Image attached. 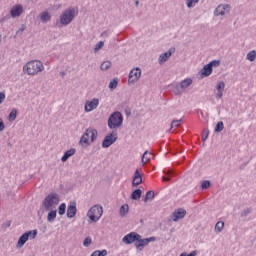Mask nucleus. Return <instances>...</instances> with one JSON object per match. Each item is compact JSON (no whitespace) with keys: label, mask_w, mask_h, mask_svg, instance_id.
Here are the masks:
<instances>
[{"label":"nucleus","mask_w":256,"mask_h":256,"mask_svg":"<svg viewBox=\"0 0 256 256\" xmlns=\"http://www.w3.org/2000/svg\"><path fill=\"white\" fill-rule=\"evenodd\" d=\"M4 21H7V17H4L0 20V23H3Z\"/></svg>","instance_id":"obj_54"},{"label":"nucleus","mask_w":256,"mask_h":256,"mask_svg":"<svg viewBox=\"0 0 256 256\" xmlns=\"http://www.w3.org/2000/svg\"><path fill=\"white\" fill-rule=\"evenodd\" d=\"M209 137V129H205L202 133V141H207V138Z\"/></svg>","instance_id":"obj_41"},{"label":"nucleus","mask_w":256,"mask_h":256,"mask_svg":"<svg viewBox=\"0 0 256 256\" xmlns=\"http://www.w3.org/2000/svg\"><path fill=\"white\" fill-rule=\"evenodd\" d=\"M32 3H35V1L34 0H30Z\"/></svg>","instance_id":"obj_57"},{"label":"nucleus","mask_w":256,"mask_h":256,"mask_svg":"<svg viewBox=\"0 0 256 256\" xmlns=\"http://www.w3.org/2000/svg\"><path fill=\"white\" fill-rule=\"evenodd\" d=\"M60 75H65V72H61Z\"/></svg>","instance_id":"obj_55"},{"label":"nucleus","mask_w":256,"mask_h":256,"mask_svg":"<svg viewBox=\"0 0 256 256\" xmlns=\"http://www.w3.org/2000/svg\"><path fill=\"white\" fill-rule=\"evenodd\" d=\"M251 208H248V209H244L241 213H240V217H247L250 215L251 213Z\"/></svg>","instance_id":"obj_40"},{"label":"nucleus","mask_w":256,"mask_h":256,"mask_svg":"<svg viewBox=\"0 0 256 256\" xmlns=\"http://www.w3.org/2000/svg\"><path fill=\"white\" fill-rule=\"evenodd\" d=\"M151 241H155V237L143 239L137 232H130L122 238L124 245H133L135 243L134 245L138 251H143L144 247L149 245Z\"/></svg>","instance_id":"obj_1"},{"label":"nucleus","mask_w":256,"mask_h":256,"mask_svg":"<svg viewBox=\"0 0 256 256\" xmlns=\"http://www.w3.org/2000/svg\"><path fill=\"white\" fill-rule=\"evenodd\" d=\"M91 243H93V240L91 239V237H86L83 241L84 247H89Z\"/></svg>","instance_id":"obj_39"},{"label":"nucleus","mask_w":256,"mask_h":256,"mask_svg":"<svg viewBox=\"0 0 256 256\" xmlns=\"http://www.w3.org/2000/svg\"><path fill=\"white\" fill-rule=\"evenodd\" d=\"M216 99H223V90H217Z\"/></svg>","instance_id":"obj_46"},{"label":"nucleus","mask_w":256,"mask_h":256,"mask_svg":"<svg viewBox=\"0 0 256 256\" xmlns=\"http://www.w3.org/2000/svg\"><path fill=\"white\" fill-rule=\"evenodd\" d=\"M45 71V65L41 60H31L28 61L23 66V73L30 75V77H35V75H40V73Z\"/></svg>","instance_id":"obj_3"},{"label":"nucleus","mask_w":256,"mask_h":256,"mask_svg":"<svg viewBox=\"0 0 256 256\" xmlns=\"http://www.w3.org/2000/svg\"><path fill=\"white\" fill-rule=\"evenodd\" d=\"M10 15L12 19H17V17H21V15H23V5H14L10 10Z\"/></svg>","instance_id":"obj_14"},{"label":"nucleus","mask_w":256,"mask_h":256,"mask_svg":"<svg viewBox=\"0 0 256 256\" xmlns=\"http://www.w3.org/2000/svg\"><path fill=\"white\" fill-rule=\"evenodd\" d=\"M153 199H155V192H153V191H148V192L146 193L144 202L147 203V201H153Z\"/></svg>","instance_id":"obj_29"},{"label":"nucleus","mask_w":256,"mask_h":256,"mask_svg":"<svg viewBox=\"0 0 256 256\" xmlns=\"http://www.w3.org/2000/svg\"><path fill=\"white\" fill-rule=\"evenodd\" d=\"M27 29V26L23 24L21 28L16 32V35H23V32Z\"/></svg>","instance_id":"obj_44"},{"label":"nucleus","mask_w":256,"mask_h":256,"mask_svg":"<svg viewBox=\"0 0 256 256\" xmlns=\"http://www.w3.org/2000/svg\"><path fill=\"white\" fill-rule=\"evenodd\" d=\"M117 85H119V79L118 78H114L109 83V89H111V91H113V90L117 89Z\"/></svg>","instance_id":"obj_28"},{"label":"nucleus","mask_w":256,"mask_h":256,"mask_svg":"<svg viewBox=\"0 0 256 256\" xmlns=\"http://www.w3.org/2000/svg\"><path fill=\"white\" fill-rule=\"evenodd\" d=\"M66 215L68 219H73L75 215H77V204L75 202H71L67 208Z\"/></svg>","instance_id":"obj_16"},{"label":"nucleus","mask_w":256,"mask_h":256,"mask_svg":"<svg viewBox=\"0 0 256 256\" xmlns=\"http://www.w3.org/2000/svg\"><path fill=\"white\" fill-rule=\"evenodd\" d=\"M187 215V211L181 209L178 210L177 212L173 213V221H179V219H183Z\"/></svg>","instance_id":"obj_20"},{"label":"nucleus","mask_w":256,"mask_h":256,"mask_svg":"<svg viewBox=\"0 0 256 256\" xmlns=\"http://www.w3.org/2000/svg\"><path fill=\"white\" fill-rule=\"evenodd\" d=\"M162 181H171V178H167V177L163 176Z\"/></svg>","instance_id":"obj_52"},{"label":"nucleus","mask_w":256,"mask_h":256,"mask_svg":"<svg viewBox=\"0 0 256 256\" xmlns=\"http://www.w3.org/2000/svg\"><path fill=\"white\" fill-rule=\"evenodd\" d=\"M65 211H67V205L65 203H62L58 208V214L65 215Z\"/></svg>","instance_id":"obj_33"},{"label":"nucleus","mask_w":256,"mask_h":256,"mask_svg":"<svg viewBox=\"0 0 256 256\" xmlns=\"http://www.w3.org/2000/svg\"><path fill=\"white\" fill-rule=\"evenodd\" d=\"M91 256H107V250H96L91 254Z\"/></svg>","instance_id":"obj_32"},{"label":"nucleus","mask_w":256,"mask_h":256,"mask_svg":"<svg viewBox=\"0 0 256 256\" xmlns=\"http://www.w3.org/2000/svg\"><path fill=\"white\" fill-rule=\"evenodd\" d=\"M231 13V5L229 4H219L213 12L214 17H225Z\"/></svg>","instance_id":"obj_11"},{"label":"nucleus","mask_w":256,"mask_h":256,"mask_svg":"<svg viewBox=\"0 0 256 256\" xmlns=\"http://www.w3.org/2000/svg\"><path fill=\"white\" fill-rule=\"evenodd\" d=\"M3 227H4L5 229L11 227V221L6 222V223L3 225Z\"/></svg>","instance_id":"obj_49"},{"label":"nucleus","mask_w":256,"mask_h":256,"mask_svg":"<svg viewBox=\"0 0 256 256\" xmlns=\"http://www.w3.org/2000/svg\"><path fill=\"white\" fill-rule=\"evenodd\" d=\"M246 59H247V61H250L253 63V61H255V59H256V51L252 50V51L248 52L246 55Z\"/></svg>","instance_id":"obj_26"},{"label":"nucleus","mask_w":256,"mask_h":256,"mask_svg":"<svg viewBox=\"0 0 256 256\" xmlns=\"http://www.w3.org/2000/svg\"><path fill=\"white\" fill-rule=\"evenodd\" d=\"M123 126V114L121 112L116 111L113 112L108 118V127L109 129H119V127Z\"/></svg>","instance_id":"obj_6"},{"label":"nucleus","mask_w":256,"mask_h":256,"mask_svg":"<svg viewBox=\"0 0 256 256\" xmlns=\"http://www.w3.org/2000/svg\"><path fill=\"white\" fill-rule=\"evenodd\" d=\"M216 91H225V82L223 81L217 82Z\"/></svg>","instance_id":"obj_35"},{"label":"nucleus","mask_w":256,"mask_h":256,"mask_svg":"<svg viewBox=\"0 0 256 256\" xmlns=\"http://www.w3.org/2000/svg\"><path fill=\"white\" fill-rule=\"evenodd\" d=\"M99 107V98H93L92 100H87L84 105V110L86 113H91Z\"/></svg>","instance_id":"obj_12"},{"label":"nucleus","mask_w":256,"mask_h":256,"mask_svg":"<svg viewBox=\"0 0 256 256\" xmlns=\"http://www.w3.org/2000/svg\"><path fill=\"white\" fill-rule=\"evenodd\" d=\"M166 175H171L173 173V170L164 171Z\"/></svg>","instance_id":"obj_50"},{"label":"nucleus","mask_w":256,"mask_h":256,"mask_svg":"<svg viewBox=\"0 0 256 256\" xmlns=\"http://www.w3.org/2000/svg\"><path fill=\"white\" fill-rule=\"evenodd\" d=\"M209 187H211V181H208V180L202 181L201 188L203 191L209 189Z\"/></svg>","instance_id":"obj_34"},{"label":"nucleus","mask_w":256,"mask_h":256,"mask_svg":"<svg viewBox=\"0 0 256 256\" xmlns=\"http://www.w3.org/2000/svg\"><path fill=\"white\" fill-rule=\"evenodd\" d=\"M191 85H193V79L191 78H186L184 80H182L180 82V85H177L173 92L174 95H182V93H185V91H187V89H189V87H191Z\"/></svg>","instance_id":"obj_9"},{"label":"nucleus","mask_w":256,"mask_h":256,"mask_svg":"<svg viewBox=\"0 0 256 256\" xmlns=\"http://www.w3.org/2000/svg\"><path fill=\"white\" fill-rule=\"evenodd\" d=\"M179 256H197V250L192 251L190 254L182 252Z\"/></svg>","instance_id":"obj_43"},{"label":"nucleus","mask_w":256,"mask_h":256,"mask_svg":"<svg viewBox=\"0 0 256 256\" xmlns=\"http://www.w3.org/2000/svg\"><path fill=\"white\" fill-rule=\"evenodd\" d=\"M1 37H2V36L0 35V43H1Z\"/></svg>","instance_id":"obj_58"},{"label":"nucleus","mask_w":256,"mask_h":256,"mask_svg":"<svg viewBox=\"0 0 256 256\" xmlns=\"http://www.w3.org/2000/svg\"><path fill=\"white\" fill-rule=\"evenodd\" d=\"M127 213H129V205L124 204L120 207L119 215H120V217H125L127 215Z\"/></svg>","instance_id":"obj_25"},{"label":"nucleus","mask_w":256,"mask_h":256,"mask_svg":"<svg viewBox=\"0 0 256 256\" xmlns=\"http://www.w3.org/2000/svg\"><path fill=\"white\" fill-rule=\"evenodd\" d=\"M102 47H105V42L100 41L98 44L95 45L94 53H97L98 51H101Z\"/></svg>","instance_id":"obj_37"},{"label":"nucleus","mask_w":256,"mask_h":256,"mask_svg":"<svg viewBox=\"0 0 256 256\" xmlns=\"http://www.w3.org/2000/svg\"><path fill=\"white\" fill-rule=\"evenodd\" d=\"M185 3L188 9H193V7H195L192 0H185Z\"/></svg>","instance_id":"obj_45"},{"label":"nucleus","mask_w":256,"mask_h":256,"mask_svg":"<svg viewBox=\"0 0 256 256\" xmlns=\"http://www.w3.org/2000/svg\"><path fill=\"white\" fill-rule=\"evenodd\" d=\"M109 35V33H107V31H105V32H103L102 34H101V37H107Z\"/></svg>","instance_id":"obj_51"},{"label":"nucleus","mask_w":256,"mask_h":256,"mask_svg":"<svg viewBox=\"0 0 256 256\" xmlns=\"http://www.w3.org/2000/svg\"><path fill=\"white\" fill-rule=\"evenodd\" d=\"M17 119V109H12L9 114V121H15Z\"/></svg>","instance_id":"obj_36"},{"label":"nucleus","mask_w":256,"mask_h":256,"mask_svg":"<svg viewBox=\"0 0 256 256\" xmlns=\"http://www.w3.org/2000/svg\"><path fill=\"white\" fill-rule=\"evenodd\" d=\"M75 153H76L75 148H71L70 150L66 151L61 158L62 163H66V161H68L70 157H73Z\"/></svg>","instance_id":"obj_19"},{"label":"nucleus","mask_w":256,"mask_h":256,"mask_svg":"<svg viewBox=\"0 0 256 256\" xmlns=\"http://www.w3.org/2000/svg\"><path fill=\"white\" fill-rule=\"evenodd\" d=\"M142 193L143 191H141V189L134 190L131 194V199H133V201H139V199H141Z\"/></svg>","instance_id":"obj_24"},{"label":"nucleus","mask_w":256,"mask_h":256,"mask_svg":"<svg viewBox=\"0 0 256 256\" xmlns=\"http://www.w3.org/2000/svg\"><path fill=\"white\" fill-rule=\"evenodd\" d=\"M225 227V222L223 221H218L215 225V231L216 233H221Z\"/></svg>","instance_id":"obj_27"},{"label":"nucleus","mask_w":256,"mask_h":256,"mask_svg":"<svg viewBox=\"0 0 256 256\" xmlns=\"http://www.w3.org/2000/svg\"><path fill=\"white\" fill-rule=\"evenodd\" d=\"M223 129H225V125L223 124V121H219L216 124L215 133H221V131H223Z\"/></svg>","instance_id":"obj_30"},{"label":"nucleus","mask_w":256,"mask_h":256,"mask_svg":"<svg viewBox=\"0 0 256 256\" xmlns=\"http://www.w3.org/2000/svg\"><path fill=\"white\" fill-rule=\"evenodd\" d=\"M119 139V135L117 134L116 131H112L111 133H108L105 137L104 140L102 141V147L103 149H109L115 141Z\"/></svg>","instance_id":"obj_10"},{"label":"nucleus","mask_w":256,"mask_h":256,"mask_svg":"<svg viewBox=\"0 0 256 256\" xmlns=\"http://www.w3.org/2000/svg\"><path fill=\"white\" fill-rule=\"evenodd\" d=\"M209 66L213 69V67H219L221 65V61L219 60H213L210 63H208Z\"/></svg>","instance_id":"obj_38"},{"label":"nucleus","mask_w":256,"mask_h":256,"mask_svg":"<svg viewBox=\"0 0 256 256\" xmlns=\"http://www.w3.org/2000/svg\"><path fill=\"white\" fill-rule=\"evenodd\" d=\"M61 203V196L55 192L48 194L42 201V211H51L57 209V205Z\"/></svg>","instance_id":"obj_4"},{"label":"nucleus","mask_w":256,"mask_h":256,"mask_svg":"<svg viewBox=\"0 0 256 256\" xmlns=\"http://www.w3.org/2000/svg\"><path fill=\"white\" fill-rule=\"evenodd\" d=\"M211 73H213V68L209 64L204 65V67L200 70L202 77H209Z\"/></svg>","instance_id":"obj_18"},{"label":"nucleus","mask_w":256,"mask_h":256,"mask_svg":"<svg viewBox=\"0 0 256 256\" xmlns=\"http://www.w3.org/2000/svg\"><path fill=\"white\" fill-rule=\"evenodd\" d=\"M3 101H5V93L0 92V105H1V103H3Z\"/></svg>","instance_id":"obj_48"},{"label":"nucleus","mask_w":256,"mask_h":256,"mask_svg":"<svg viewBox=\"0 0 256 256\" xmlns=\"http://www.w3.org/2000/svg\"><path fill=\"white\" fill-rule=\"evenodd\" d=\"M182 122H183V119L172 121L171 129H173V127H179V125H180L179 123H182Z\"/></svg>","instance_id":"obj_42"},{"label":"nucleus","mask_w":256,"mask_h":256,"mask_svg":"<svg viewBox=\"0 0 256 256\" xmlns=\"http://www.w3.org/2000/svg\"><path fill=\"white\" fill-rule=\"evenodd\" d=\"M139 79H141V68L136 67L130 71L128 83L129 84L137 83Z\"/></svg>","instance_id":"obj_13"},{"label":"nucleus","mask_w":256,"mask_h":256,"mask_svg":"<svg viewBox=\"0 0 256 256\" xmlns=\"http://www.w3.org/2000/svg\"><path fill=\"white\" fill-rule=\"evenodd\" d=\"M87 217L92 223H97L103 217V207L101 205H94L87 213Z\"/></svg>","instance_id":"obj_7"},{"label":"nucleus","mask_w":256,"mask_h":256,"mask_svg":"<svg viewBox=\"0 0 256 256\" xmlns=\"http://www.w3.org/2000/svg\"><path fill=\"white\" fill-rule=\"evenodd\" d=\"M77 15H79V10L76 7H68L61 13L59 19L56 20L57 27H67V25H71Z\"/></svg>","instance_id":"obj_2"},{"label":"nucleus","mask_w":256,"mask_h":256,"mask_svg":"<svg viewBox=\"0 0 256 256\" xmlns=\"http://www.w3.org/2000/svg\"><path fill=\"white\" fill-rule=\"evenodd\" d=\"M36 237L37 230H29L25 232L22 236L19 237L16 244V249H21L25 245V243H27L28 239H35Z\"/></svg>","instance_id":"obj_8"},{"label":"nucleus","mask_w":256,"mask_h":256,"mask_svg":"<svg viewBox=\"0 0 256 256\" xmlns=\"http://www.w3.org/2000/svg\"><path fill=\"white\" fill-rule=\"evenodd\" d=\"M136 5H139V1H136Z\"/></svg>","instance_id":"obj_56"},{"label":"nucleus","mask_w":256,"mask_h":256,"mask_svg":"<svg viewBox=\"0 0 256 256\" xmlns=\"http://www.w3.org/2000/svg\"><path fill=\"white\" fill-rule=\"evenodd\" d=\"M151 157H153V153L146 150L142 155V165L149 163V161H151Z\"/></svg>","instance_id":"obj_22"},{"label":"nucleus","mask_w":256,"mask_h":256,"mask_svg":"<svg viewBox=\"0 0 256 256\" xmlns=\"http://www.w3.org/2000/svg\"><path fill=\"white\" fill-rule=\"evenodd\" d=\"M40 21L42 23H49L51 21V14L47 11L40 13Z\"/></svg>","instance_id":"obj_23"},{"label":"nucleus","mask_w":256,"mask_h":256,"mask_svg":"<svg viewBox=\"0 0 256 256\" xmlns=\"http://www.w3.org/2000/svg\"><path fill=\"white\" fill-rule=\"evenodd\" d=\"M141 183H143V176L141 175V173H139V170H136L134 173L132 185L134 187H137V186L141 185Z\"/></svg>","instance_id":"obj_17"},{"label":"nucleus","mask_w":256,"mask_h":256,"mask_svg":"<svg viewBox=\"0 0 256 256\" xmlns=\"http://www.w3.org/2000/svg\"><path fill=\"white\" fill-rule=\"evenodd\" d=\"M199 1H201V0H192V5H197V3H199Z\"/></svg>","instance_id":"obj_53"},{"label":"nucleus","mask_w":256,"mask_h":256,"mask_svg":"<svg viewBox=\"0 0 256 256\" xmlns=\"http://www.w3.org/2000/svg\"><path fill=\"white\" fill-rule=\"evenodd\" d=\"M173 53H175V50L170 49L167 52L160 54L158 58L159 65H165V63L171 59V55H173Z\"/></svg>","instance_id":"obj_15"},{"label":"nucleus","mask_w":256,"mask_h":256,"mask_svg":"<svg viewBox=\"0 0 256 256\" xmlns=\"http://www.w3.org/2000/svg\"><path fill=\"white\" fill-rule=\"evenodd\" d=\"M97 136V129L91 127L87 128L80 138V145H89V139L90 143H95V141L97 140Z\"/></svg>","instance_id":"obj_5"},{"label":"nucleus","mask_w":256,"mask_h":256,"mask_svg":"<svg viewBox=\"0 0 256 256\" xmlns=\"http://www.w3.org/2000/svg\"><path fill=\"white\" fill-rule=\"evenodd\" d=\"M5 131V123L3 122V119L0 118V132Z\"/></svg>","instance_id":"obj_47"},{"label":"nucleus","mask_w":256,"mask_h":256,"mask_svg":"<svg viewBox=\"0 0 256 256\" xmlns=\"http://www.w3.org/2000/svg\"><path fill=\"white\" fill-rule=\"evenodd\" d=\"M110 68H111V61H104L100 66V69H102V71H107Z\"/></svg>","instance_id":"obj_31"},{"label":"nucleus","mask_w":256,"mask_h":256,"mask_svg":"<svg viewBox=\"0 0 256 256\" xmlns=\"http://www.w3.org/2000/svg\"><path fill=\"white\" fill-rule=\"evenodd\" d=\"M48 215H47V221L48 223H53L55 221V219H57V210L56 209H52V210H48Z\"/></svg>","instance_id":"obj_21"}]
</instances>
